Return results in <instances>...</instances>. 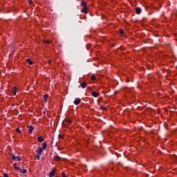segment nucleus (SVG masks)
I'll list each match as a JSON object with an SVG mask.
<instances>
[{"label": "nucleus", "instance_id": "obj_23", "mask_svg": "<svg viewBox=\"0 0 177 177\" xmlns=\"http://www.w3.org/2000/svg\"><path fill=\"white\" fill-rule=\"evenodd\" d=\"M44 44H46L47 45H49V44H50V41H49L48 40H44Z\"/></svg>", "mask_w": 177, "mask_h": 177}, {"label": "nucleus", "instance_id": "obj_12", "mask_svg": "<svg viewBox=\"0 0 177 177\" xmlns=\"http://www.w3.org/2000/svg\"><path fill=\"white\" fill-rule=\"evenodd\" d=\"M26 62H27V63H28V64H30V66H32V64H34V62H33L31 59H26Z\"/></svg>", "mask_w": 177, "mask_h": 177}, {"label": "nucleus", "instance_id": "obj_10", "mask_svg": "<svg viewBox=\"0 0 177 177\" xmlns=\"http://www.w3.org/2000/svg\"><path fill=\"white\" fill-rule=\"evenodd\" d=\"M82 13H88V7H84L82 9Z\"/></svg>", "mask_w": 177, "mask_h": 177}, {"label": "nucleus", "instance_id": "obj_9", "mask_svg": "<svg viewBox=\"0 0 177 177\" xmlns=\"http://www.w3.org/2000/svg\"><path fill=\"white\" fill-rule=\"evenodd\" d=\"M136 12L137 15H140L142 13V10L140 8H136Z\"/></svg>", "mask_w": 177, "mask_h": 177}, {"label": "nucleus", "instance_id": "obj_31", "mask_svg": "<svg viewBox=\"0 0 177 177\" xmlns=\"http://www.w3.org/2000/svg\"><path fill=\"white\" fill-rule=\"evenodd\" d=\"M55 177H59V176H55Z\"/></svg>", "mask_w": 177, "mask_h": 177}, {"label": "nucleus", "instance_id": "obj_8", "mask_svg": "<svg viewBox=\"0 0 177 177\" xmlns=\"http://www.w3.org/2000/svg\"><path fill=\"white\" fill-rule=\"evenodd\" d=\"M91 95L93 97H97V96H99V93L96 92V91H93L91 93Z\"/></svg>", "mask_w": 177, "mask_h": 177}, {"label": "nucleus", "instance_id": "obj_3", "mask_svg": "<svg viewBox=\"0 0 177 177\" xmlns=\"http://www.w3.org/2000/svg\"><path fill=\"white\" fill-rule=\"evenodd\" d=\"M12 160H13L14 161H21V157L12 155Z\"/></svg>", "mask_w": 177, "mask_h": 177}, {"label": "nucleus", "instance_id": "obj_20", "mask_svg": "<svg viewBox=\"0 0 177 177\" xmlns=\"http://www.w3.org/2000/svg\"><path fill=\"white\" fill-rule=\"evenodd\" d=\"M16 132L17 133H21V130H20V129H19V128H17V129H16Z\"/></svg>", "mask_w": 177, "mask_h": 177}, {"label": "nucleus", "instance_id": "obj_15", "mask_svg": "<svg viewBox=\"0 0 177 177\" xmlns=\"http://www.w3.org/2000/svg\"><path fill=\"white\" fill-rule=\"evenodd\" d=\"M91 80L92 81H96V80H97L96 76H95V75H92L91 77Z\"/></svg>", "mask_w": 177, "mask_h": 177}, {"label": "nucleus", "instance_id": "obj_19", "mask_svg": "<svg viewBox=\"0 0 177 177\" xmlns=\"http://www.w3.org/2000/svg\"><path fill=\"white\" fill-rule=\"evenodd\" d=\"M64 136H65V134H59V138L60 139H64Z\"/></svg>", "mask_w": 177, "mask_h": 177}, {"label": "nucleus", "instance_id": "obj_22", "mask_svg": "<svg viewBox=\"0 0 177 177\" xmlns=\"http://www.w3.org/2000/svg\"><path fill=\"white\" fill-rule=\"evenodd\" d=\"M35 158H37V160H41V155L37 154V155L35 156Z\"/></svg>", "mask_w": 177, "mask_h": 177}, {"label": "nucleus", "instance_id": "obj_28", "mask_svg": "<svg viewBox=\"0 0 177 177\" xmlns=\"http://www.w3.org/2000/svg\"><path fill=\"white\" fill-rule=\"evenodd\" d=\"M62 177H66V174L62 173Z\"/></svg>", "mask_w": 177, "mask_h": 177}, {"label": "nucleus", "instance_id": "obj_7", "mask_svg": "<svg viewBox=\"0 0 177 177\" xmlns=\"http://www.w3.org/2000/svg\"><path fill=\"white\" fill-rule=\"evenodd\" d=\"M88 86V83H86V82H82V83L80 84V86H81L83 89H84V88H85L86 86Z\"/></svg>", "mask_w": 177, "mask_h": 177}, {"label": "nucleus", "instance_id": "obj_11", "mask_svg": "<svg viewBox=\"0 0 177 177\" xmlns=\"http://www.w3.org/2000/svg\"><path fill=\"white\" fill-rule=\"evenodd\" d=\"M12 91V94L14 95H16V93H17V88L16 87H13Z\"/></svg>", "mask_w": 177, "mask_h": 177}, {"label": "nucleus", "instance_id": "obj_18", "mask_svg": "<svg viewBox=\"0 0 177 177\" xmlns=\"http://www.w3.org/2000/svg\"><path fill=\"white\" fill-rule=\"evenodd\" d=\"M82 6H83V8H87V7H86V2L82 1Z\"/></svg>", "mask_w": 177, "mask_h": 177}, {"label": "nucleus", "instance_id": "obj_16", "mask_svg": "<svg viewBox=\"0 0 177 177\" xmlns=\"http://www.w3.org/2000/svg\"><path fill=\"white\" fill-rule=\"evenodd\" d=\"M14 168L15 169H16L17 171H20V167H19L16 163L14 164Z\"/></svg>", "mask_w": 177, "mask_h": 177}, {"label": "nucleus", "instance_id": "obj_5", "mask_svg": "<svg viewBox=\"0 0 177 177\" xmlns=\"http://www.w3.org/2000/svg\"><path fill=\"white\" fill-rule=\"evenodd\" d=\"M48 99H49V95L45 94L44 95V103H48Z\"/></svg>", "mask_w": 177, "mask_h": 177}, {"label": "nucleus", "instance_id": "obj_29", "mask_svg": "<svg viewBox=\"0 0 177 177\" xmlns=\"http://www.w3.org/2000/svg\"><path fill=\"white\" fill-rule=\"evenodd\" d=\"M29 3L30 5H31V3H32V1L31 0H29Z\"/></svg>", "mask_w": 177, "mask_h": 177}, {"label": "nucleus", "instance_id": "obj_4", "mask_svg": "<svg viewBox=\"0 0 177 177\" xmlns=\"http://www.w3.org/2000/svg\"><path fill=\"white\" fill-rule=\"evenodd\" d=\"M28 132L30 135H31V133H32V131H34V127H32V125L30 126H28Z\"/></svg>", "mask_w": 177, "mask_h": 177}, {"label": "nucleus", "instance_id": "obj_24", "mask_svg": "<svg viewBox=\"0 0 177 177\" xmlns=\"http://www.w3.org/2000/svg\"><path fill=\"white\" fill-rule=\"evenodd\" d=\"M3 177H9V175H8V174H6V173H4L3 174Z\"/></svg>", "mask_w": 177, "mask_h": 177}, {"label": "nucleus", "instance_id": "obj_21", "mask_svg": "<svg viewBox=\"0 0 177 177\" xmlns=\"http://www.w3.org/2000/svg\"><path fill=\"white\" fill-rule=\"evenodd\" d=\"M66 122H67V123L70 125V124H71V120H70V119H66Z\"/></svg>", "mask_w": 177, "mask_h": 177}, {"label": "nucleus", "instance_id": "obj_27", "mask_svg": "<svg viewBox=\"0 0 177 177\" xmlns=\"http://www.w3.org/2000/svg\"><path fill=\"white\" fill-rule=\"evenodd\" d=\"M120 34H124V30H120Z\"/></svg>", "mask_w": 177, "mask_h": 177}, {"label": "nucleus", "instance_id": "obj_2", "mask_svg": "<svg viewBox=\"0 0 177 177\" xmlns=\"http://www.w3.org/2000/svg\"><path fill=\"white\" fill-rule=\"evenodd\" d=\"M56 175V169L53 168V170L49 173V177H53Z\"/></svg>", "mask_w": 177, "mask_h": 177}, {"label": "nucleus", "instance_id": "obj_17", "mask_svg": "<svg viewBox=\"0 0 177 177\" xmlns=\"http://www.w3.org/2000/svg\"><path fill=\"white\" fill-rule=\"evenodd\" d=\"M19 171L21 172V174H27V169H19Z\"/></svg>", "mask_w": 177, "mask_h": 177}, {"label": "nucleus", "instance_id": "obj_25", "mask_svg": "<svg viewBox=\"0 0 177 177\" xmlns=\"http://www.w3.org/2000/svg\"><path fill=\"white\" fill-rule=\"evenodd\" d=\"M101 110H106V108L104 106H100Z\"/></svg>", "mask_w": 177, "mask_h": 177}, {"label": "nucleus", "instance_id": "obj_1", "mask_svg": "<svg viewBox=\"0 0 177 177\" xmlns=\"http://www.w3.org/2000/svg\"><path fill=\"white\" fill-rule=\"evenodd\" d=\"M42 151H44V149L41 147H38L37 149L36 150V153L37 155L41 156Z\"/></svg>", "mask_w": 177, "mask_h": 177}, {"label": "nucleus", "instance_id": "obj_26", "mask_svg": "<svg viewBox=\"0 0 177 177\" xmlns=\"http://www.w3.org/2000/svg\"><path fill=\"white\" fill-rule=\"evenodd\" d=\"M48 64H52V60H48Z\"/></svg>", "mask_w": 177, "mask_h": 177}, {"label": "nucleus", "instance_id": "obj_30", "mask_svg": "<svg viewBox=\"0 0 177 177\" xmlns=\"http://www.w3.org/2000/svg\"><path fill=\"white\" fill-rule=\"evenodd\" d=\"M55 160H59V156L55 157Z\"/></svg>", "mask_w": 177, "mask_h": 177}, {"label": "nucleus", "instance_id": "obj_14", "mask_svg": "<svg viewBox=\"0 0 177 177\" xmlns=\"http://www.w3.org/2000/svg\"><path fill=\"white\" fill-rule=\"evenodd\" d=\"M42 147H43V150H45L46 147H48V144H46V142H43Z\"/></svg>", "mask_w": 177, "mask_h": 177}, {"label": "nucleus", "instance_id": "obj_13", "mask_svg": "<svg viewBox=\"0 0 177 177\" xmlns=\"http://www.w3.org/2000/svg\"><path fill=\"white\" fill-rule=\"evenodd\" d=\"M37 140H38V142H44V137H42V136L38 137Z\"/></svg>", "mask_w": 177, "mask_h": 177}, {"label": "nucleus", "instance_id": "obj_6", "mask_svg": "<svg viewBox=\"0 0 177 177\" xmlns=\"http://www.w3.org/2000/svg\"><path fill=\"white\" fill-rule=\"evenodd\" d=\"M80 103H81V99L80 98H77L74 101V104H75V106H78Z\"/></svg>", "mask_w": 177, "mask_h": 177}]
</instances>
